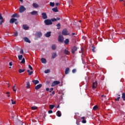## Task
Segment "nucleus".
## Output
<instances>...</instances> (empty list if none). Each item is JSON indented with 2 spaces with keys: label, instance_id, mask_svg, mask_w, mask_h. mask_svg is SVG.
<instances>
[{
  "label": "nucleus",
  "instance_id": "1",
  "mask_svg": "<svg viewBox=\"0 0 125 125\" xmlns=\"http://www.w3.org/2000/svg\"><path fill=\"white\" fill-rule=\"evenodd\" d=\"M44 23L45 25H52V21H51V20L49 19H46L44 21Z\"/></svg>",
  "mask_w": 125,
  "mask_h": 125
},
{
  "label": "nucleus",
  "instance_id": "2",
  "mask_svg": "<svg viewBox=\"0 0 125 125\" xmlns=\"http://www.w3.org/2000/svg\"><path fill=\"white\" fill-rule=\"evenodd\" d=\"M62 34L63 36H68V35H70V34L69 33V32L67 30V29H66V28L63 29V30L62 32Z\"/></svg>",
  "mask_w": 125,
  "mask_h": 125
},
{
  "label": "nucleus",
  "instance_id": "3",
  "mask_svg": "<svg viewBox=\"0 0 125 125\" xmlns=\"http://www.w3.org/2000/svg\"><path fill=\"white\" fill-rule=\"evenodd\" d=\"M64 42V37L62 35H59L58 37V42Z\"/></svg>",
  "mask_w": 125,
  "mask_h": 125
},
{
  "label": "nucleus",
  "instance_id": "4",
  "mask_svg": "<svg viewBox=\"0 0 125 125\" xmlns=\"http://www.w3.org/2000/svg\"><path fill=\"white\" fill-rule=\"evenodd\" d=\"M24 11H26V8L23 5L21 6L20 7V12L22 13L24 12Z\"/></svg>",
  "mask_w": 125,
  "mask_h": 125
},
{
  "label": "nucleus",
  "instance_id": "5",
  "mask_svg": "<svg viewBox=\"0 0 125 125\" xmlns=\"http://www.w3.org/2000/svg\"><path fill=\"white\" fill-rule=\"evenodd\" d=\"M78 50V48L76 46H73L71 48V53L72 54H75V52Z\"/></svg>",
  "mask_w": 125,
  "mask_h": 125
},
{
  "label": "nucleus",
  "instance_id": "6",
  "mask_svg": "<svg viewBox=\"0 0 125 125\" xmlns=\"http://www.w3.org/2000/svg\"><path fill=\"white\" fill-rule=\"evenodd\" d=\"M60 84V82L55 81L52 83L51 86H55V85H57V84Z\"/></svg>",
  "mask_w": 125,
  "mask_h": 125
},
{
  "label": "nucleus",
  "instance_id": "7",
  "mask_svg": "<svg viewBox=\"0 0 125 125\" xmlns=\"http://www.w3.org/2000/svg\"><path fill=\"white\" fill-rule=\"evenodd\" d=\"M35 36L38 38H41L42 36V33L41 32H37L35 33Z\"/></svg>",
  "mask_w": 125,
  "mask_h": 125
},
{
  "label": "nucleus",
  "instance_id": "8",
  "mask_svg": "<svg viewBox=\"0 0 125 125\" xmlns=\"http://www.w3.org/2000/svg\"><path fill=\"white\" fill-rule=\"evenodd\" d=\"M42 19H47V15L45 13H42Z\"/></svg>",
  "mask_w": 125,
  "mask_h": 125
},
{
  "label": "nucleus",
  "instance_id": "9",
  "mask_svg": "<svg viewBox=\"0 0 125 125\" xmlns=\"http://www.w3.org/2000/svg\"><path fill=\"white\" fill-rule=\"evenodd\" d=\"M23 40L24 42H28V43H31V41H30V39H29V38H28L27 37L23 38Z\"/></svg>",
  "mask_w": 125,
  "mask_h": 125
},
{
  "label": "nucleus",
  "instance_id": "10",
  "mask_svg": "<svg viewBox=\"0 0 125 125\" xmlns=\"http://www.w3.org/2000/svg\"><path fill=\"white\" fill-rule=\"evenodd\" d=\"M0 25H2V23H3V18L2 16H1V14H0Z\"/></svg>",
  "mask_w": 125,
  "mask_h": 125
},
{
  "label": "nucleus",
  "instance_id": "11",
  "mask_svg": "<svg viewBox=\"0 0 125 125\" xmlns=\"http://www.w3.org/2000/svg\"><path fill=\"white\" fill-rule=\"evenodd\" d=\"M17 21V19H14V18H12L10 20V23L11 24H13V23H14L15 22H16Z\"/></svg>",
  "mask_w": 125,
  "mask_h": 125
},
{
  "label": "nucleus",
  "instance_id": "12",
  "mask_svg": "<svg viewBox=\"0 0 125 125\" xmlns=\"http://www.w3.org/2000/svg\"><path fill=\"white\" fill-rule=\"evenodd\" d=\"M42 86V84H39L38 85L35 86V89L36 90H39V89H40V88H41Z\"/></svg>",
  "mask_w": 125,
  "mask_h": 125
},
{
  "label": "nucleus",
  "instance_id": "13",
  "mask_svg": "<svg viewBox=\"0 0 125 125\" xmlns=\"http://www.w3.org/2000/svg\"><path fill=\"white\" fill-rule=\"evenodd\" d=\"M92 87L93 88H96L97 87V81L93 83Z\"/></svg>",
  "mask_w": 125,
  "mask_h": 125
},
{
  "label": "nucleus",
  "instance_id": "14",
  "mask_svg": "<svg viewBox=\"0 0 125 125\" xmlns=\"http://www.w3.org/2000/svg\"><path fill=\"white\" fill-rule=\"evenodd\" d=\"M22 28L23 29V30H28L29 29V26H28V25H27V24H23L22 25Z\"/></svg>",
  "mask_w": 125,
  "mask_h": 125
},
{
  "label": "nucleus",
  "instance_id": "15",
  "mask_svg": "<svg viewBox=\"0 0 125 125\" xmlns=\"http://www.w3.org/2000/svg\"><path fill=\"white\" fill-rule=\"evenodd\" d=\"M19 14H14L13 15H12L11 18H18L19 17Z\"/></svg>",
  "mask_w": 125,
  "mask_h": 125
},
{
  "label": "nucleus",
  "instance_id": "16",
  "mask_svg": "<svg viewBox=\"0 0 125 125\" xmlns=\"http://www.w3.org/2000/svg\"><path fill=\"white\" fill-rule=\"evenodd\" d=\"M70 72V68L69 67H67L65 70V74L68 75Z\"/></svg>",
  "mask_w": 125,
  "mask_h": 125
},
{
  "label": "nucleus",
  "instance_id": "17",
  "mask_svg": "<svg viewBox=\"0 0 125 125\" xmlns=\"http://www.w3.org/2000/svg\"><path fill=\"white\" fill-rule=\"evenodd\" d=\"M31 15H36V16L38 15V11H33L31 12Z\"/></svg>",
  "mask_w": 125,
  "mask_h": 125
},
{
  "label": "nucleus",
  "instance_id": "18",
  "mask_svg": "<svg viewBox=\"0 0 125 125\" xmlns=\"http://www.w3.org/2000/svg\"><path fill=\"white\" fill-rule=\"evenodd\" d=\"M46 38H49L51 36V32H48L45 34Z\"/></svg>",
  "mask_w": 125,
  "mask_h": 125
},
{
  "label": "nucleus",
  "instance_id": "19",
  "mask_svg": "<svg viewBox=\"0 0 125 125\" xmlns=\"http://www.w3.org/2000/svg\"><path fill=\"white\" fill-rule=\"evenodd\" d=\"M56 115L57 116V117H61L62 116V113H61V111L58 110L57 112Z\"/></svg>",
  "mask_w": 125,
  "mask_h": 125
},
{
  "label": "nucleus",
  "instance_id": "20",
  "mask_svg": "<svg viewBox=\"0 0 125 125\" xmlns=\"http://www.w3.org/2000/svg\"><path fill=\"white\" fill-rule=\"evenodd\" d=\"M64 52L66 55H69V54H70V51H69L67 49L64 50Z\"/></svg>",
  "mask_w": 125,
  "mask_h": 125
},
{
  "label": "nucleus",
  "instance_id": "21",
  "mask_svg": "<svg viewBox=\"0 0 125 125\" xmlns=\"http://www.w3.org/2000/svg\"><path fill=\"white\" fill-rule=\"evenodd\" d=\"M41 62L43 64H45L46 63V59H45L44 58H42L41 59Z\"/></svg>",
  "mask_w": 125,
  "mask_h": 125
},
{
  "label": "nucleus",
  "instance_id": "22",
  "mask_svg": "<svg viewBox=\"0 0 125 125\" xmlns=\"http://www.w3.org/2000/svg\"><path fill=\"white\" fill-rule=\"evenodd\" d=\"M32 5L33 6V7H34L35 8H38V7H39V4H38L37 3H33L32 4Z\"/></svg>",
  "mask_w": 125,
  "mask_h": 125
},
{
  "label": "nucleus",
  "instance_id": "23",
  "mask_svg": "<svg viewBox=\"0 0 125 125\" xmlns=\"http://www.w3.org/2000/svg\"><path fill=\"white\" fill-rule=\"evenodd\" d=\"M82 120H83V121H82V123L83 124H86V120H84V119H85V117H82L81 118Z\"/></svg>",
  "mask_w": 125,
  "mask_h": 125
},
{
  "label": "nucleus",
  "instance_id": "24",
  "mask_svg": "<svg viewBox=\"0 0 125 125\" xmlns=\"http://www.w3.org/2000/svg\"><path fill=\"white\" fill-rule=\"evenodd\" d=\"M32 83H34L36 85L38 84V83H40V81H39V80H33L32 81Z\"/></svg>",
  "mask_w": 125,
  "mask_h": 125
},
{
  "label": "nucleus",
  "instance_id": "25",
  "mask_svg": "<svg viewBox=\"0 0 125 125\" xmlns=\"http://www.w3.org/2000/svg\"><path fill=\"white\" fill-rule=\"evenodd\" d=\"M69 42H70V41H69V39H66L64 41V43L65 44H69Z\"/></svg>",
  "mask_w": 125,
  "mask_h": 125
},
{
  "label": "nucleus",
  "instance_id": "26",
  "mask_svg": "<svg viewBox=\"0 0 125 125\" xmlns=\"http://www.w3.org/2000/svg\"><path fill=\"white\" fill-rule=\"evenodd\" d=\"M52 10L54 11V12H58V9H57V7L52 8Z\"/></svg>",
  "mask_w": 125,
  "mask_h": 125
},
{
  "label": "nucleus",
  "instance_id": "27",
  "mask_svg": "<svg viewBox=\"0 0 125 125\" xmlns=\"http://www.w3.org/2000/svg\"><path fill=\"white\" fill-rule=\"evenodd\" d=\"M57 57V55L56 54V53H54L53 54H52V58L53 59H54V58H55V57Z\"/></svg>",
  "mask_w": 125,
  "mask_h": 125
},
{
  "label": "nucleus",
  "instance_id": "28",
  "mask_svg": "<svg viewBox=\"0 0 125 125\" xmlns=\"http://www.w3.org/2000/svg\"><path fill=\"white\" fill-rule=\"evenodd\" d=\"M51 48H52V49L53 50H55V49H56V45H55V44H53V45H52Z\"/></svg>",
  "mask_w": 125,
  "mask_h": 125
},
{
  "label": "nucleus",
  "instance_id": "29",
  "mask_svg": "<svg viewBox=\"0 0 125 125\" xmlns=\"http://www.w3.org/2000/svg\"><path fill=\"white\" fill-rule=\"evenodd\" d=\"M18 57L19 58V60H22V58H23V55H18Z\"/></svg>",
  "mask_w": 125,
  "mask_h": 125
},
{
  "label": "nucleus",
  "instance_id": "30",
  "mask_svg": "<svg viewBox=\"0 0 125 125\" xmlns=\"http://www.w3.org/2000/svg\"><path fill=\"white\" fill-rule=\"evenodd\" d=\"M122 98L124 101H125V93H122Z\"/></svg>",
  "mask_w": 125,
  "mask_h": 125
},
{
  "label": "nucleus",
  "instance_id": "31",
  "mask_svg": "<svg viewBox=\"0 0 125 125\" xmlns=\"http://www.w3.org/2000/svg\"><path fill=\"white\" fill-rule=\"evenodd\" d=\"M16 84H15L14 85L13 87V91L16 92V90H17V89L16 88Z\"/></svg>",
  "mask_w": 125,
  "mask_h": 125
},
{
  "label": "nucleus",
  "instance_id": "32",
  "mask_svg": "<svg viewBox=\"0 0 125 125\" xmlns=\"http://www.w3.org/2000/svg\"><path fill=\"white\" fill-rule=\"evenodd\" d=\"M54 107H55V105H54V104H50L49 105V108L51 109V110H52V109H53Z\"/></svg>",
  "mask_w": 125,
  "mask_h": 125
},
{
  "label": "nucleus",
  "instance_id": "33",
  "mask_svg": "<svg viewBox=\"0 0 125 125\" xmlns=\"http://www.w3.org/2000/svg\"><path fill=\"white\" fill-rule=\"evenodd\" d=\"M32 110H38V107L36 106H33L31 107Z\"/></svg>",
  "mask_w": 125,
  "mask_h": 125
},
{
  "label": "nucleus",
  "instance_id": "34",
  "mask_svg": "<svg viewBox=\"0 0 125 125\" xmlns=\"http://www.w3.org/2000/svg\"><path fill=\"white\" fill-rule=\"evenodd\" d=\"M98 109V106L97 105H95L93 107V110H94V111H96V110H97Z\"/></svg>",
  "mask_w": 125,
  "mask_h": 125
},
{
  "label": "nucleus",
  "instance_id": "35",
  "mask_svg": "<svg viewBox=\"0 0 125 125\" xmlns=\"http://www.w3.org/2000/svg\"><path fill=\"white\" fill-rule=\"evenodd\" d=\"M45 74H48L49 73H50V69H46L44 71Z\"/></svg>",
  "mask_w": 125,
  "mask_h": 125
},
{
  "label": "nucleus",
  "instance_id": "36",
  "mask_svg": "<svg viewBox=\"0 0 125 125\" xmlns=\"http://www.w3.org/2000/svg\"><path fill=\"white\" fill-rule=\"evenodd\" d=\"M24 72H25V69L22 70V69H20L19 70V73H20V74H21V73H24Z\"/></svg>",
  "mask_w": 125,
  "mask_h": 125
},
{
  "label": "nucleus",
  "instance_id": "37",
  "mask_svg": "<svg viewBox=\"0 0 125 125\" xmlns=\"http://www.w3.org/2000/svg\"><path fill=\"white\" fill-rule=\"evenodd\" d=\"M20 53L21 54V55H23L24 54V51L23 50V49H21V51H20Z\"/></svg>",
  "mask_w": 125,
  "mask_h": 125
},
{
  "label": "nucleus",
  "instance_id": "38",
  "mask_svg": "<svg viewBox=\"0 0 125 125\" xmlns=\"http://www.w3.org/2000/svg\"><path fill=\"white\" fill-rule=\"evenodd\" d=\"M57 27H58L57 29H60V28H61V24H60V23H59L57 25Z\"/></svg>",
  "mask_w": 125,
  "mask_h": 125
},
{
  "label": "nucleus",
  "instance_id": "39",
  "mask_svg": "<svg viewBox=\"0 0 125 125\" xmlns=\"http://www.w3.org/2000/svg\"><path fill=\"white\" fill-rule=\"evenodd\" d=\"M50 6L53 7V6H54V5H55V3L54 2H50Z\"/></svg>",
  "mask_w": 125,
  "mask_h": 125
},
{
  "label": "nucleus",
  "instance_id": "40",
  "mask_svg": "<svg viewBox=\"0 0 125 125\" xmlns=\"http://www.w3.org/2000/svg\"><path fill=\"white\" fill-rule=\"evenodd\" d=\"M21 64H24L25 63V58H23L22 61H21Z\"/></svg>",
  "mask_w": 125,
  "mask_h": 125
},
{
  "label": "nucleus",
  "instance_id": "41",
  "mask_svg": "<svg viewBox=\"0 0 125 125\" xmlns=\"http://www.w3.org/2000/svg\"><path fill=\"white\" fill-rule=\"evenodd\" d=\"M11 101L12 104L13 105H14V104H16V102H15V101L14 102L13 99H11Z\"/></svg>",
  "mask_w": 125,
  "mask_h": 125
},
{
  "label": "nucleus",
  "instance_id": "42",
  "mask_svg": "<svg viewBox=\"0 0 125 125\" xmlns=\"http://www.w3.org/2000/svg\"><path fill=\"white\" fill-rule=\"evenodd\" d=\"M27 87L30 88V82H27Z\"/></svg>",
  "mask_w": 125,
  "mask_h": 125
},
{
  "label": "nucleus",
  "instance_id": "43",
  "mask_svg": "<svg viewBox=\"0 0 125 125\" xmlns=\"http://www.w3.org/2000/svg\"><path fill=\"white\" fill-rule=\"evenodd\" d=\"M51 21H52V22H55V21H57V20L55 18H54V19H52Z\"/></svg>",
  "mask_w": 125,
  "mask_h": 125
},
{
  "label": "nucleus",
  "instance_id": "44",
  "mask_svg": "<svg viewBox=\"0 0 125 125\" xmlns=\"http://www.w3.org/2000/svg\"><path fill=\"white\" fill-rule=\"evenodd\" d=\"M28 68L30 69V70H33V67H32V66H31V65H28Z\"/></svg>",
  "mask_w": 125,
  "mask_h": 125
},
{
  "label": "nucleus",
  "instance_id": "45",
  "mask_svg": "<svg viewBox=\"0 0 125 125\" xmlns=\"http://www.w3.org/2000/svg\"><path fill=\"white\" fill-rule=\"evenodd\" d=\"M120 99L121 97H118L117 98L115 99V101H120Z\"/></svg>",
  "mask_w": 125,
  "mask_h": 125
},
{
  "label": "nucleus",
  "instance_id": "46",
  "mask_svg": "<svg viewBox=\"0 0 125 125\" xmlns=\"http://www.w3.org/2000/svg\"><path fill=\"white\" fill-rule=\"evenodd\" d=\"M92 48H93V49H92V51L93 52H95V47H94V46H92Z\"/></svg>",
  "mask_w": 125,
  "mask_h": 125
},
{
  "label": "nucleus",
  "instance_id": "47",
  "mask_svg": "<svg viewBox=\"0 0 125 125\" xmlns=\"http://www.w3.org/2000/svg\"><path fill=\"white\" fill-rule=\"evenodd\" d=\"M73 74H75V73H76L77 72V70L76 69H74L72 70V71Z\"/></svg>",
  "mask_w": 125,
  "mask_h": 125
},
{
  "label": "nucleus",
  "instance_id": "48",
  "mask_svg": "<svg viewBox=\"0 0 125 125\" xmlns=\"http://www.w3.org/2000/svg\"><path fill=\"white\" fill-rule=\"evenodd\" d=\"M18 36V32H16L14 33V37H17Z\"/></svg>",
  "mask_w": 125,
  "mask_h": 125
},
{
  "label": "nucleus",
  "instance_id": "49",
  "mask_svg": "<svg viewBox=\"0 0 125 125\" xmlns=\"http://www.w3.org/2000/svg\"><path fill=\"white\" fill-rule=\"evenodd\" d=\"M48 114H52L53 113V111L51 110H49L48 112Z\"/></svg>",
  "mask_w": 125,
  "mask_h": 125
},
{
  "label": "nucleus",
  "instance_id": "50",
  "mask_svg": "<svg viewBox=\"0 0 125 125\" xmlns=\"http://www.w3.org/2000/svg\"><path fill=\"white\" fill-rule=\"evenodd\" d=\"M33 73H34L33 71H30L29 73H28V75H29V76H31V75H33Z\"/></svg>",
  "mask_w": 125,
  "mask_h": 125
},
{
  "label": "nucleus",
  "instance_id": "51",
  "mask_svg": "<svg viewBox=\"0 0 125 125\" xmlns=\"http://www.w3.org/2000/svg\"><path fill=\"white\" fill-rule=\"evenodd\" d=\"M53 90V88H51L50 90H49V92H51Z\"/></svg>",
  "mask_w": 125,
  "mask_h": 125
},
{
  "label": "nucleus",
  "instance_id": "52",
  "mask_svg": "<svg viewBox=\"0 0 125 125\" xmlns=\"http://www.w3.org/2000/svg\"><path fill=\"white\" fill-rule=\"evenodd\" d=\"M9 66H12V62H10L9 63Z\"/></svg>",
  "mask_w": 125,
  "mask_h": 125
},
{
  "label": "nucleus",
  "instance_id": "53",
  "mask_svg": "<svg viewBox=\"0 0 125 125\" xmlns=\"http://www.w3.org/2000/svg\"><path fill=\"white\" fill-rule=\"evenodd\" d=\"M55 4H56V6H58V5H59L60 4H59V3H56Z\"/></svg>",
  "mask_w": 125,
  "mask_h": 125
},
{
  "label": "nucleus",
  "instance_id": "54",
  "mask_svg": "<svg viewBox=\"0 0 125 125\" xmlns=\"http://www.w3.org/2000/svg\"><path fill=\"white\" fill-rule=\"evenodd\" d=\"M76 125H80V122L77 121V122H76Z\"/></svg>",
  "mask_w": 125,
  "mask_h": 125
},
{
  "label": "nucleus",
  "instance_id": "55",
  "mask_svg": "<svg viewBox=\"0 0 125 125\" xmlns=\"http://www.w3.org/2000/svg\"><path fill=\"white\" fill-rule=\"evenodd\" d=\"M52 94H53V95H54V94H55V91H53L52 92Z\"/></svg>",
  "mask_w": 125,
  "mask_h": 125
},
{
  "label": "nucleus",
  "instance_id": "56",
  "mask_svg": "<svg viewBox=\"0 0 125 125\" xmlns=\"http://www.w3.org/2000/svg\"><path fill=\"white\" fill-rule=\"evenodd\" d=\"M81 51H82V53H83V48H82L81 49Z\"/></svg>",
  "mask_w": 125,
  "mask_h": 125
},
{
  "label": "nucleus",
  "instance_id": "57",
  "mask_svg": "<svg viewBox=\"0 0 125 125\" xmlns=\"http://www.w3.org/2000/svg\"><path fill=\"white\" fill-rule=\"evenodd\" d=\"M57 20H58V21H59V20H60V18H57L56 19Z\"/></svg>",
  "mask_w": 125,
  "mask_h": 125
},
{
  "label": "nucleus",
  "instance_id": "58",
  "mask_svg": "<svg viewBox=\"0 0 125 125\" xmlns=\"http://www.w3.org/2000/svg\"><path fill=\"white\" fill-rule=\"evenodd\" d=\"M46 91H49V89L48 88H47L46 89Z\"/></svg>",
  "mask_w": 125,
  "mask_h": 125
},
{
  "label": "nucleus",
  "instance_id": "59",
  "mask_svg": "<svg viewBox=\"0 0 125 125\" xmlns=\"http://www.w3.org/2000/svg\"><path fill=\"white\" fill-rule=\"evenodd\" d=\"M102 97H106V96H104V95H102Z\"/></svg>",
  "mask_w": 125,
  "mask_h": 125
},
{
  "label": "nucleus",
  "instance_id": "60",
  "mask_svg": "<svg viewBox=\"0 0 125 125\" xmlns=\"http://www.w3.org/2000/svg\"><path fill=\"white\" fill-rule=\"evenodd\" d=\"M30 72V70H27V73H28V74Z\"/></svg>",
  "mask_w": 125,
  "mask_h": 125
},
{
  "label": "nucleus",
  "instance_id": "61",
  "mask_svg": "<svg viewBox=\"0 0 125 125\" xmlns=\"http://www.w3.org/2000/svg\"><path fill=\"white\" fill-rule=\"evenodd\" d=\"M83 38L84 40H86V37H83Z\"/></svg>",
  "mask_w": 125,
  "mask_h": 125
},
{
  "label": "nucleus",
  "instance_id": "62",
  "mask_svg": "<svg viewBox=\"0 0 125 125\" xmlns=\"http://www.w3.org/2000/svg\"><path fill=\"white\" fill-rule=\"evenodd\" d=\"M72 36L76 35V33H72Z\"/></svg>",
  "mask_w": 125,
  "mask_h": 125
},
{
  "label": "nucleus",
  "instance_id": "63",
  "mask_svg": "<svg viewBox=\"0 0 125 125\" xmlns=\"http://www.w3.org/2000/svg\"><path fill=\"white\" fill-rule=\"evenodd\" d=\"M20 1H21V2H23V0H20Z\"/></svg>",
  "mask_w": 125,
  "mask_h": 125
},
{
  "label": "nucleus",
  "instance_id": "64",
  "mask_svg": "<svg viewBox=\"0 0 125 125\" xmlns=\"http://www.w3.org/2000/svg\"><path fill=\"white\" fill-rule=\"evenodd\" d=\"M9 93H10L9 92H6V94H9Z\"/></svg>",
  "mask_w": 125,
  "mask_h": 125
}]
</instances>
